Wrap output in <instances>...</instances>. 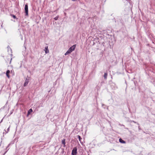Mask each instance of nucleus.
<instances>
[{"instance_id":"9","label":"nucleus","mask_w":155,"mask_h":155,"mask_svg":"<svg viewBox=\"0 0 155 155\" xmlns=\"http://www.w3.org/2000/svg\"><path fill=\"white\" fill-rule=\"evenodd\" d=\"M77 137L79 139V141L81 143V140L82 139V138L81 137V136L79 135H77Z\"/></svg>"},{"instance_id":"22","label":"nucleus","mask_w":155,"mask_h":155,"mask_svg":"<svg viewBox=\"0 0 155 155\" xmlns=\"http://www.w3.org/2000/svg\"><path fill=\"white\" fill-rule=\"evenodd\" d=\"M72 0L73 1H77V0Z\"/></svg>"},{"instance_id":"23","label":"nucleus","mask_w":155,"mask_h":155,"mask_svg":"<svg viewBox=\"0 0 155 155\" xmlns=\"http://www.w3.org/2000/svg\"><path fill=\"white\" fill-rule=\"evenodd\" d=\"M140 126L138 127V128H139V129H140Z\"/></svg>"},{"instance_id":"10","label":"nucleus","mask_w":155,"mask_h":155,"mask_svg":"<svg viewBox=\"0 0 155 155\" xmlns=\"http://www.w3.org/2000/svg\"><path fill=\"white\" fill-rule=\"evenodd\" d=\"M107 73H105L104 75V78L106 79L107 78Z\"/></svg>"},{"instance_id":"1","label":"nucleus","mask_w":155,"mask_h":155,"mask_svg":"<svg viewBox=\"0 0 155 155\" xmlns=\"http://www.w3.org/2000/svg\"><path fill=\"white\" fill-rule=\"evenodd\" d=\"M77 148L76 147H74L72 151V155H76L77 153Z\"/></svg>"},{"instance_id":"13","label":"nucleus","mask_w":155,"mask_h":155,"mask_svg":"<svg viewBox=\"0 0 155 155\" xmlns=\"http://www.w3.org/2000/svg\"><path fill=\"white\" fill-rule=\"evenodd\" d=\"M76 45H74L71 47L69 48H75L76 47Z\"/></svg>"},{"instance_id":"8","label":"nucleus","mask_w":155,"mask_h":155,"mask_svg":"<svg viewBox=\"0 0 155 155\" xmlns=\"http://www.w3.org/2000/svg\"><path fill=\"white\" fill-rule=\"evenodd\" d=\"M9 73H10L9 70H7V71H6V74L8 78H9Z\"/></svg>"},{"instance_id":"4","label":"nucleus","mask_w":155,"mask_h":155,"mask_svg":"<svg viewBox=\"0 0 155 155\" xmlns=\"http://www.w3.org/2000/svg\"><path fill=\"white\" fill-rule=\"evenodd\" d=\"M74 49H69L66 52L65 54V55H66L68 54L71 53L72 52Z\"/></svg>"},{"instance_id":"25","label":"nucleus","mask_w":155,"mask_h":155,"mask_svg":"<svg viewBox=\"0 0 155 155\" xmlns=\"http://www.w3.org/2000/svg\"><path fill=\"white\" fill-rule=\"evenodd\" d=\"M154 51H155V49H154Z\"/></svg>"},{"instance_id":"17","label":"nucleus","mask_w":155,"mask_h":155,"mask_svg":"<svg viewBox=\"0 0 155 155\" xmlns=\"http://www.w3.org/2000/svg\"><path fill=\"white\" fill-rule=\"evenodd\" d=\"M8 149L6 151L5 153L3 154V155H5L6 153V152H7V151H8Z\"/></svg>"},{"instance_id":"19","label":"nucleus","mask_w":155,"mask_h":155,"mask_svg":"<svg viewBox=\"0 0 155 155\" xmlns=\"http://www.w3.org/2000/svg\"><path fill=\"white\" fill-rule=\"evenodd\" d=\"M10 144H9L8 145V146L7 147H9V146H10Z\"/></svg>"},{"instance_id":"6","label":"nucleus","mask_w":155,"mask_h":155,"mask_svg":"<svg viewBox=\"0 0 155 155\" xmlns=\"http://www.w3.org/2000/svg\"><path fill=\"white\" fill-rule=\"evenodd\" d=\"M119 141L120 143H126V142L121 138H120L119 139Z\"/></svg>"},{"instance_id":"21","label":"nucleus","mask_w":155,"mask_h":155,"mask_svg":"<svg viewBox=\"0 0 155 155\" xmlns=\"http://www.w3.org/2000/svg\"><path fill=\"white\" fill-rule=\"evenodd\" d=\"M48 48V47L47 46V47H46L45 48Z\"/></svg>"},{"instance_id":"12","label":"nucleus","mask_w":155,"mask_h":155,"mask_svg":"<svg viewBox=\"0 0 155 155\" xmlns=\"http://www.w3.org/2000/svg\"><path fill=\"white\" fill-rule=\"evenodd\" d=\"M44 51H45V53L46 54H47L49 52L48 49H45V50H44Z\"/></svg>"},{"instance_id":"20","label":"nucleus","mask_w":155,"mask_h":155,"mask_svg":"<svg viewBox=\"0 0 155 155\" xmlns=\"http://www.w3.org/2000/svg\"><path fill=\"white\" fill-rule=\"evenodd\" d=\"M134 123H136V122L135 121H132Z\"/></svg>"},{"instance_id":"15","label":"nucleus","mask_w":155,"mask_h":155,"mask_svg":"<svg viewBox=\"0 0 155 155\" xmlns=\"http://www.w3.org/2000/svg\"><path fill=\"white\" fill-rule=\"evenodd\" d=\"M32 111V109H29V110H28V114H29L30 113V112H31Z\"/></svg>"},{"instance_id":"3","label":"nucleus","mask_w":155,"mask_h":155,"mask_svg":"<svg viewBox=\"0 0 155 155\" xmlns=\"http://www.w3.org/2000/svg\"><path fill=\"white\" fill-rule=\"evenodd\" d=\"M29 80L30 79L29 77L27 78H26L25 83L24 85V87L26 86L28 84L29 82Z\"/></svg>"},{"instance_id":"2","label":"nucleus","mask_w":155,"mask_h":155,"mask_svg":"<svg viewBox=\"0 0 155 155\" xmlns=\"http://www.w3.org/2000/svg\"><path fill=\"white\" fill-rule=\"evenodd\" d=\"M25 15L28 16V5L26 4L25 5Z\"/></svg>"},{"instance_id":"11","label":"nucleus","mask_w":155,"mask_h":155,"mask_svg":"<svg viewBox=\"0 0 155 155\" xmlns=\"http://www.w3.org/2000/svg\"><path fill=\"white\" fill-rule=\"evenodd\" d=\"M10 126H9L8 127V128L7 129V130H4V131L5 132V134H6L7 133H8V132L9 131V129H10Z\"/></svg>"},{"instance_id":"18","label":"nucleus","mask_w":155,"mask_h":155,"mask_svg":"<svg viewBox=\"0 0 155 155\" xmlns=\"http://www.w3.org/2000/svg\"><path fill=\"white\" fill-rule=\"evenodd\" d=\"M7 48H10V47L9 45H8L7 47Z\"/></svg>"},{"instance_id":"24","label":"nucleus","mask_w":155,"mask_h":155,"mask_svg":"<svg viewBox=\"0 0 155 155\" xmlns=\"http://www.w3.org/2000/svg\"><path fill=\"white\" fill-rule=\"evenodd\" d=\"M8 147H7L6 148V149H7V148H8Z\"/></svg>"},{"instance_id":"14","label":"nucleus","mask_w":155,"mask_h":155,"mask_svg":"<svg viewBox=\"0 0 155 155\" xmlns=\"http://www.w3.org/2000/svg\"><path fill=\"white\" fill-rule=\"evenodd\" d=\"M59 18V16L58 15L56 16V17H55L54 18V19L55 20H57L58 19V18Z\"/></svg>"},{"instance_id":"5","label":"nucleus","mask_w":155,"mask_h":155,"mask_svg":"<svg viewBox=\"0 0 155 155\" xmlns=\"http://www.w3.org/2000/svg\"><path fill=\"white\" fill-rule=\"evenodd\" d=\"M12 60V58H8L6 60V61L7 63H9V64H10Z\"/></svg>"},{"instance_id":"7","label":"nucleus","mask_w":155,"mask_h":155,"mask_svg":"<svg viewBox=\"0 0 155 155\" xmlns=\"http://www.w3.org/2000/svg\"><path fill=\"white\" fill-rule=\"evenodd\" d=\"M65 139H64L62 140L61 142L62 144L64 145V147H65Z\"/></svg>"},{"instance_id":"16","label":"nucleus","mask_w":155,"mask_h":155,"mask_svg":"<svg viewBox=\"0 0 155 155\" xmlns=\"http://www.w3.org/2000/svg\"><path fill=\"white\" fill-rule=\"evenodd\" d=\"M11 16L14 19H15V18H16V16L15 15H11Z\"/></svg>"}]
</instances>
